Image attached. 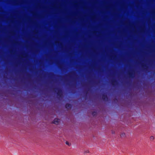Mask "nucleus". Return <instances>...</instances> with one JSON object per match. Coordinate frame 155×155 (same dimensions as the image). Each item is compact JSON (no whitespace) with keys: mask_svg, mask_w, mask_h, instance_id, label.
Instances as JSON below:
<instances>
[{"mask_svg":"<svg viewBox=\"0 0 155 155\" xmlns=\"http://www.w3.org/2000/svg\"><path fill=\"white\" fill-rule=\"evenodd\" d=\"M55 89L58 91L57 92V95L60 97H61L62 93V91L61 89L59 88H56Z\"/></svg>","mask_w":155,"mask_h":155,"instance_id":"nucleus-1","label":"nucleus"},{"mask_svg":"<svg viewBox=\"0 0 155 155\" xmlns=\"http://www.w3.org/2000/svg\"><path fill=\"white\" fill-rule=\"evenodd\" d=\"M102 99L104 101H106L107 100L108 98L107 95L103 94H102Z\"/></svg>","mask_w":155,"mask_h":155,"instance_id":"nucleus-2","label":"nucleus"},{"mask_svg":"<svg viewBox=\"0 0 155 155\" xmlns=\"http://www.w3.org/2000/svg\"><path fill=\"white\" fill-rule=\"evenodd\" d=\"M59 121V119L57 118H55L53 120L52 123L55 124H58Z\"/></svg>","mask_w":155,"mask_h":155,"instance_id":"nucleus-3","label":"nucleus"},{"mask_svg":"<svg viewBox=\"0 0 155 155\" xmlns=\"http://www.w3.org/2000/svg\"><path fill=\"white\" fill-rule=\"evenodd\" d=\"M65 107L67 109L70 108L71 107V105L68 103H67L65 105Z\"/></svg>","mask_w":155,"mask_h":155,"instance_id":"nucleus-4","label":"nucleus"},{"mask_svg":"<svg viewBox=\"0 0 155 155\" xmlns=\"http://www.w3.org/2000/svg\"><path fill=\"white\" fill-rule=\"evenodd\" d=\"M117 82L115 79H113L111 81V84L113 86H115Z\"/></svg>","mask_w":155,"mask_h":155,"instance_id":"nucleus-5","label":"nucleus"},{"mask_svg":"<svg viewBox=\"0 0 155 155\" xmlns=\"http://www.w3.org/2000/svg\"><path fill=\"white\" fill-rule=\"evenodd\" d=\"M128 75L129 77L131 78H133L134 77V74H133L132 72H129L128 73Z\"/></svg>","mask_w":155,"mask_h":155,"instance_id":"nucleus-6","label":"nucleus"},{"mask_svg":"<svg viewBox=\"0 0 155 155\" xmlns=\"http://www.w3.org/2000/svg\"><path fill=\"white\" fill-rule=\"evenodd\" d=\"M125 134L124 133H122L120 134V136L121 137H124L125 136Z\"/></svg>","mask_w":155,"mask_h":155,"instance_id":"nucleus-7","label":"nucleus"},{"mask_svg":"<svg viewBox=\"0 0 155 155\" xmlns=\"http://www.w3.org/2000/svg\"><path fill=\"white\" fill-rule=\"evenodd\" d=\"M96 114V112H93L92 113V115L93 116L95 115Z\"/></svg>","mask_w":155,"mask_h":155,"instance_id":"nucleus-8","label":"nucleus"},{"mask_svg":"<svg viewBox=\"0 0 155 155\" xmlns=\"http://www.w3.org/2000/svg\"><path fill=\"white\" fill-rule=\"evenodd\" d=\"M150 139L151 140H153L154 139V137L153 136H152L150 137Z\"/></svg>","mask_w":155,"mask_h":155,"instance_id":"nucleus-9","label":"nucleus"},{"mask_svg":"<svg viewBox=\"0 0 155 155\" xmlns=\"http://www.w3.org/2000/svg\"><path fill=\"white\" fill-rule=\"evenodd\" d=\"M66 144H67V145H69V143L68 142V141H66Z\"/></svg>","mask_w":155,"mask_h":155,"instance_id":"nucleus-10","label":"nucleus"},{"mask_svg":"<svg viewBox=\"0 0 155 155\" xmlns=\"http://www.w3.org/2000/svg\"><path fill=\"white\" fill-rule=\"evenodd\" d=\"M142 67H143L144 66L145 67H147L145 65H144L143 64H142Z\"/></svg>","mask_w":155,"mask_h":155,"instance_id":"nucleus-11","label":"nucleus"}]
</instances>
